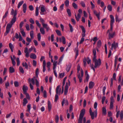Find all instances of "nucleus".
I'll return each mask as SVG.
<instances>
[{
  "label": "nucleus",
  "instance_id": "34",
  "mask_svg": "<svg viewBox=\"0 0 123 123\" xmlns=\"http://www.w3.org/2000/svg\"><path fill=\"white\" fill-rule=\"evenodd\" d=\"M27 109L26 111L30 112L31 108V105L30 104H28L27 105Z\"/></svg>",
  "mask_w": 123,
  "mask_h": 123
},
{
  "label": "nucleus",
  "instance_id": "7",
  "mask_svg": "<svg viewBox=\"0 0 123 123\" xmlns=\"http://www.w3.org/2000/svg\"><path fill=\"white\" fill-rule=\"evenodd\" d=\"M94 62L95 66L94 68H96L99 67L101 64V60L99 58L98 60H96Z\"/></svg>",
  "mask_w": 123,
  "mask_h": 123
},
{
  "label": "nucleus",
  "instance_id": "62",
  "mask_svg": "<svg viewBox=\"0 0 123 123\" xmlns=\"http://www.w3.org/2000/svg\"><path fill=\"white\" fill-rule=\"evenodd\" d=\"M86 61L88 64H89L91 62V60L89 57H87L86 59Z\"/></svg>",
  "mask_w": 123,
  "mask_h": 123
},
{
  "label": "nucleus",
  "instance_id": "44",
  "mask_svg": "<svg viewBox=\"0 0 123 123\" xmlns=\"http://www.w3.org/2000/svg\"><path fill=\"white\" fill-rule=\"evenodd\" d=\"M36 15L37 16H38V7L37 6L36 8Z\"/></svg>",
  "mask_w": 123,
  "mask_h": 123
},
{
  "label": "nucleus",
  "instance_id": "64",
  "mask_svg": "<svg viewBox=\"0 0 123 123\" xmlns=\"http://www.w3.org/2000/svg\"><path fill=\"white\" fill-rule=\"evenodd\" d=\"M29 21L32 24H33L34 23V21L32 18H30V19Z\"/></svg>",
  "mask_w": 123,
  "mask_h": 123
},
{
  "label": "nucleus",
  "instance_id": "48",
  "mask_svg": "<svg viewBox=\"0 0 123 123\" xmlns=\"http://www.w3.org/2000/svg\"><path fill=\"white\" fill-rule=\"evenodd\" d=\"M120 117L121 120H122L123 118V111H122L120 113Z\"/></svg>",
  "mask_w": 123,
  "mask_h": 123
},
{
  "label": "nucleus",
  "instance_id": "18",
  "mask_svg": "<svg viewBox=\"0 0 123 123\" xmlns=\"http://www.w3.org/2000/svg\"><path fill=\"white\" fill-rule=\"evenodd\" d=\"M75 16L76 20L77 21H79V19L81 17V16L80 14L79 13H78L77 16L75 14Z\"/></svg>",
  "mask_w": 123,
  "mask_h": 123
},
{
  "label": "nucleus",
  "instance_id": "16",
  "mask_svg": "<svg viewBox=\"0 0 123 123\" xmlns=\"http://www.w3.org/2000/svg\"><path fill=\"white\" fill-rule=\"evenodd\" d=\"M48 108L49 111H50L52 108L50 102L49 100L48 101Z\"/></svg>",
  "mask_w": 123,
  "mask_h": 123
},
{
  "label": "nucleus",
  "instance_id": "55",
  "mask_svg": "<svg viewBox=\"0 0 123 123\" xmlns=\"http://www.w3.org/2000/svg\"><path fill=\"white\" fill-rule=\"evenodd\" d=\"M38 40L39 41H40L41 38V36L40 33H38L37 35Z\"/></svg>",
  "mask_w": 123,
  "mask_h": 123
},
{
  "label": "nucleus",
  "instance_id": "52",
  "mask_svg": "<svg viewBox=\"0 0 123 123\" xmlns=\"http://www.w3.org/2000/svg\"><path fill=\"white\" fill-rule=\"evenodd\" d=\"M83 63H84V66L85 67L86 66V57H84V59L83 60Z\"/></svg>",
  "mask_w": 123,
  "mask_h": 123
},
{
  "label": "nucleus",
  "instance_id": "17",
  "mask_svg": "<svg viewBox=\"0 0 123 123\" xmlns=\"http://www.w3.org/2000/svg\"><path fill=\"white\" fill-rule=\"evenodd\" d=\"M41 12H40V14L41 15H44V14L43 12H44L45 11V7L44 6H42L41 8Z\"/></svg>",
  "mask_w": 123,
  "mask_h": 123
},
{
  "label": "nucleus",
  "instance_id": "30",
  "mask_svg": "<svg viewBox=\"0 0 123 123\" xmlns=\"http://www.w3.org/2000/svg\"><path fill=\"white\" fill-rule=\"evenodd\" d=\"M40 31L41 34H45V31L43 28H41Z\"/></svg>",
  "mask_w": 123,
  "mask_h": 123
},
{
  "label": "nucleus",
  "instance_id": "12",
  "mask_svg": "<svg viewBox=\"0 0 123 123\" xmlns=\"http://www.w3.org/2000/svg\"><path fill=\"white\" fill-rule=\"evenodd\" d=\"M65 103V105H68V100H65V98L63 99L62 101V106H63L64 104Z\"/></svg>",
  "mask_w": 123,
  "mask_h": 123
},
{
  "label": "nucleus",
  "instance_id": "24",
  "mask_svg": "<svg viewBox=\"0 0 123 123\" xmlns=\"http://www.w3.org/2000/svg\"><path fill=\"white\" fill-rule=\"evenodd\" d=\"M75 52H76V55L75 56V58L76 59L78 55L79 54V51L78 49V48H75Z\"/></svg>",
  "mask_w": 123,
  "mask_h": 123
},
{
  "label": "nucleus",
  "instance_id": "9",
  "mask_svg": "<svg viewBox=\"0 0 123 123\" xmlns=\"http://www.w3.org/2000/svg\"><path fill=\"white\" fill-rule=\"evenodd\" d=\"M80 27L81 28L82 31V38H84V37L85 36V33L86 32V31L84 27L82 25H81L80 26Z\"/></svg>",
  "mask_w": 123,
  "mask_h": 123
},
{
  "label": "nucleus",
  "instance_id": "10",
  "mask_svg": "<svg viewBox=\"0 0 123 123\" xmlns=\"http://www.w3.org/2000/svg\"><path fill=\"white\" fill-rule=\"evenodd\" d=\"M118 47V43H116L115 42H114L112 44L111 49H112L113 48L115 49Z\"/></svg>",
  "mask_w": 123,
  "mask_h": 123
},
{
  "label": "nucleus",
  "instance_id": "38",
  "mask_svg": "<svg viewBox=\"0 0 123 123\" xmlns=\"http://www.w3.org/2000/svg\"><path fill=\"white\" fill-rule=\"evenodd\" d=\"M108 9L110 11H111L112 10V7L110 5H108L107 7Z\"/></svg>",
  "mask_w": 123,
  "mask_h": 123
},
{
  "label": "nucleus",
  "instance_id": "46",
  "mask_svg": "<svg viewBox=\"0 0 123 123\" xmlns=\"http://www.w3.org/2000/svg\"><path fill=\"white\" fill-rule=\"evenodd\" d=\"M59 119V117L58 115H56L55 116V120L56 122L57 123L58 122V120Z\"/></svg>",
  "mask_w": 123,
  "mask_h": 123
},
{
  "label": "nucleus",
  "instance_id": "13",
  "mask_svg": "<svg viewBox=\"0 0 123 123\" xmlns=\"http://www.w3.org/2000/svg\"><path fill=\"white\" fill-rule=\"evenodd\" d=\"M43 28H45L46 29V31H48L49 30V27L47 24H44L43 25Z\"/></svg>",
  "mask_w": 123,
  "mask_h": 123
},
{
  "label": "nucleus",
  "instance_id": "53",
  "mask_svg": "<svg viewBox=\"0 0 123 123\" xmlns=\"http://www.w3.org/2000/svg\"><path fill=\"white\" fill-rule=\"evenodd\" d=\"M35 80L36 85L37 87H38L39 86V82L37 79H36Z\"/></svg>",
  "mask_w": 123,
  "mask_h": 123
},
{
  "label": "nucleus",
  "instance_id": "15",
  "mask_svg": "<svg viewBox=\"0 0 123 123\" xmlns=\"http://www.w3.org/2000/svg\"><path fill=\"white\" fill-rule=\"evenodd\" d=\"M94 85V83L90 81L89 84V88L90 89L92 88Z\"/></svg>",
  "mask_w": 123,
  "mask_h": 123
},
{
  "label": "nucleus",
  "instance_id": "41",
  "mask_svg": "<svg viewBox=\"0 0 123 123\" xmlns=\"http://www.w3.org/2000/svg\"><path fill=\"white\" fill-rule=\"evenodd\" d=\"M19 69L20 71L22 74H23L24 73V71L23 68L21 66H20L19 67Z\"/></svg>",
  "mask_w": 123,
  "mask_h": 123
},
{
  "label": "nucleus",
  "instance_id": "2",
  "mask_svg": "<svg viewBox=\"0 0 123 123\" xmlns=\"http://www.w3.org/2000/svg\"><path fill=\"white\" fill-rule=\"evenodd\" d=\"M89 112L92 120L94 119V117H97V109H96L94 112H92L91 108H90L89 109Z\"/></svg>",
  "mask_w": 123,
  "mask_h": 123
},
{
  "label": "nucleus",
  "instance_id": "8",
  "mask_svg": "<svg viewBox=\"0 0 123 123\" xmlns=\"http://www.w3.org/2000/svg\"><path fill=\"white\" fill-rule=\"evenodd\" d=\"M81 73V76H80V74L77 75L78 78L79 79V81L80 83L81 82L82 80V77L83 76L84 72L82 69H81L80 70Z\"/></svg>",
  "mask_w": 123,
  "mask_h": 123
},
{
  "label": "nucleus",
  "instance_id": "29",
  "mask_svg": "<svg viewBox=\"0 0 123 123\" xmlns=\"http://www.w3.org/2000/svg\"><path fill=\"white\" fill-rule=\"evenodd\" d=\"M57 62L55 61H54L53 63V70H54L55 69L57 65Z\"/></svg>",
  "mask_w": 123,
  "mask_h": 123
},
{
  "label": "nucleus",
  "instance_id": "36",
  "mask_svg": "<svg viewBox=\"0 0 123 123\" xmlns=\"http://www.w3.org/2000/svg\"><path fill=\"white\" fill-rule=\"evenodd\" d=\"M73 6L75 9H77V8L78 6L74 2L72 4Z\"/></svg>",
  "mask_w": 123,
  "mask_h": 123
},
{
  "label": "nucleus",
  "instance_id": "19",
  "mask_svg": "<svg viewBox=\"0 0 123 123\" xmlns=\"http://www.w3.org/2000/svg\"><path fill=\"white\" fill-rule=\"evenodd\" d=\"M23 12L24 13H25L26 12V10L27 5L25 3H24L23 5Z\"/></svg>",
  "mask_w": 123,
  "mask_h": 123
},
{
  "label": "nucleus",
  "instance_id": "5",
  "mask_svg": "<svg viewBox=\"0 0 123 123\" xmlns=\"http://www.w3.org/2000/svg\"><path fill=\"white\" fill-rule=\"evenodd\" d=\"M85 110L84 109L81 110L78 122H82V119L85 114Z\"/></svg>",
  "mask_w": 123,
  "mask_h": 123
},
{
  "label": "nucleus",
  "instance_id": "49",
  "mask_svg": "<svg viewBox=\"0 0 123 123\" xmlns=\"http://www.w3.org/2000/svg\"><path fill=\"white\" fill-rule=\"evenodd\" d=\"M62 43L63 44H65L66 43V40L65 37L62 36Z\"/></svg>",
  "mask_w": 123,
  "mask_h": 123
},
{
  "label": "nucleus",
  "instance_id": "42",
  "mask_svg": "<svg viewBox=\"0 0 123 123\" xmlns=\"http://www.w3.org/2000/svg\"><path fill=\"white\" fill-rule=\"evenodd\" d=\"M67 12L69 16H71V13L70 10L68 8L67 9Z\"/></svg>",
  "mask_w": 123,
  "mask_h": 123
},
{
  "label": "nucleus",
  "instance_id": "14",
  "mask_svg": "<svg viewBox=\"0 0 123 123\" xmlns=\"http://www.w3.org/2000/svg\"><path fill=\"white\" fill-rule=\"evenodd\" d=\"M22 90L24 93H26V92H27V91L28 90V87L27 86H25L24 85L23 86Z\"/></svg>",
  "mask_w": 123,
  "mask_h": 123
},
{
  "label": "nucleus",
  "instance_id": "59",
  "mask_svg": "<svg viewBox=\"0 0 123 123\" xmlns=\"http://www.w3.org/2000/svg\"><path fill=\"white\" fill-rule=\"evenodd\" d=\"M26 40L27 42L29 43L31 42V40L30 38L27 37L26 38Z\"/></svg>",
  "mask_w": 123,
  "mask_h": 123
},
{
  "label": "nucleus",
  "instance_id": "63",
  "mask_svg": "<svg viewBox=\"0 0 123 123\" xmlns=\"http://www.w3.org/2000/svg\"><path fill=\"white\" fill-rule=\"evenodd\" d=\"M29 8L30 10L31 11H32L34 10L33 6L32 5L29 6Z\"/></svg>",
  "mask_w": 123,
  "mask_h": 123
},
{
  "label": "nucleus",
  "instance_id": "51",
  "mask_svg": "<svg viewBox=\"0 0 123 123\" xmlns=\"http://www.w3.org/2000/svg\"><path fill=\"white\" fill-rule=\"evenodd\" d=\"M17 66H18L20 64V62L19 58H17L16 59Z\"/></svg>",
  "mask_w": 123,
  "mask_h": 123
},
{
  "label": "nucleus",
  "instance_id": "22",
  "mask_svg": "<svg viewBox=\"0 0 123 123\" xmlns=\"http://www.w3.org/2000/svg\"><path fill=\"white\" fill-rule=\"evenodd\" d=\"M30 57L33 59H35L36 58V55L34 53H31L30 56Z\"/></svg>",
  "mask_w": 123,
  "mask_h": 123
},
{
  "label": "nucleus",
  "instance_id": "58",
  "mask_svg": "<svg viewBox=\"0 0 123 123\" xmlns=\"http://www.w3.org/2000/svg\"><path fill=\"white\" fill-rule=\"evenodd\" d=\"M105 99V97L104 96H103L102 98V104H103L104 102V101Z\"/></svg>",
  "mask_w": 123,
  "mask_h": 123
},
{
  "label": "nucleus",
  "instance_id": "25",
  "mask_svg": "<svg viewBox=\"0 0 123 123\" xmlns=\"http://www.w3.org/2000/svg\"><path fill=\"white\" fill-rule=\"evenodd\" d=\"M9 72L11 73H14L15 71V70L12 67H10L9 68Z\"/></svg>",
  "mask_w": 123,
  "mask_h": 123
},
{
  "label": "nucleus",
  "instance_id": "33",
  "mask_svg": "<svg viewBox=\"0 0 123 123\" xmlns=\"http://www.w3.org/2000/svg\"><path fill=\"white\" fill-rule=\"evenodd\" d=\"M22 65L24 67H25V68L27 69L28 68V65L27 64L26 62H25V63L23 62L22 63Z\"/></svg>",
  "mask_w": 123,
  "mask_h": 123
},
{
  "label": "nucleus",
  "instance_id": "56",
  "mask_svg": "<svg viewBox=\"0 0 123 123\" xmlns=\"http://www.w3.org/2000/svg\"><path fill=\"white\" fill-rule=\"evenodd\" d=\"M24 94L26 95V98L28 99H30V97L29 94L26 92V93H24Z\"/></svg>",
  "mask_w": 123,
  "mask_h": 123
},
{
  "label": "nucleus",
  "instance_id": "50",
  "mask_svg": "<svg viewBox=\"0 0 123 123\" xmlns=\"http://www.w3.org/2000/svg\"><path fill=\"white\" fill-rule=\"evenodd\" d=\"M39 69L38 68H37L36 71V75L37 77H38V74L39 73Z\"/></svg>",
  "mask_w": 123,
  "mask_h": 123
},
{
  "label": "nucleus",
  "instance_id": "60",
  "mask_svg": "<svg viewBox=\"0 0 123 123\" xmlns=\"http://www.w3.org/2000/svg\"><path fill=\"white\" fill-rule=\"evenodd\" d=\"M100 14V12H99L97 14H96L95 15L97 16L98 20L100 19L99 16Z\"/></svg>",
  "mask_w": 123,
  "mask_h": 123
},
{
  "label": "nucleus",
  "instance_id": "54",
  "mask_svg": "<svg viewBox=\"0 0 123 123\" xmlns=\"http://www.w3.org/2000/svg\"><path fill=\"white\" fill-rule=\"evenodd\" d=\"M40 22L42 23V25H43L44 24H45L44 23L45 22V21L42 18H40Z\"/></svg>",
  "mask_w": 123,
  "mask_h": 123
},
{
  "label": "nucleus",
  "instance_id": "3",
  "mask_svg": "<svg viewBox=\"0 0 123 123\" xmlns=\"http://www.w3.org/2000/svg\"><path fill=\"white\" fill-rule=\"evenodd\" d=\"M110 16L111 18V20L110 21L111 28L110 30H108L107 32V33L109 32L110 31H112L113 26V23L115 21L114 18L112 15H110Z\"/></svg>",
  "mask_w": 123,
  "mask_h": 123
},
{
  "label": "nucleus",
  "instance_id": "28",
  "mask_svg": "<svg viewBox=\"0 0 123 123\" xmlns=\"http://www.w3.org/2000/svg\"><path fill=\"white\" fill-rule=\"evenodd\" d=\"M102 111L103 114L105 115L106 114V110L105 107H103L102 108Z\"/></svg>",
  "mask_w": 123,
  "mask_h": 123
},
{
  "label": "nucleus",
  "instance_id": "11",
  "mask_svg": "<svg viewBox=\"0 0 123 123\" xmlns=\"http://www.w3.org/2000/svg\"><path fill=\"white\" fill-rule=\"evenodd\" d=\"M68 82H66L64 94L65 95H66L68 92Z\"/></svg>",
  "mask_w": 123,
  "mask_h": 123
},
{
  "label": "nucleus",
  "instance_id": "39",
  "mask_svg": "<svg viewBox=\"0 0 123 123\" xmlns=\"http://www.w3.org/2000/svg\"><path fill=\"white\" fill-rule=\"evenodd\" d=\"M55 32L57 35L59 36H61V31L58 30H55Z\"/></svg>",
  "mask_w": 123,
  "mask_h": 123
},
{
  "label": "nucleus",
  "instance_id": "31",
  "mask_svg": "<svg viewBox=\"0 0 123 123\" xmlns=\"http://www.w3.org/2000/svg\"><path fill=\"white\" fill-rule=\"evenodd\" d=\"M101 45V40H99L97 42V47L98 48H99Z\"/></svg>",
  "mask_w": 123,
  "mask_h": 123
},
{
  "label": "nucleus",
  "instance_id": "45",
  "mask_svg": "<svg viewBox=\"0 0 123 123\" xmlns=\"http://www.w3.org/2000/svg\"><path fill=\"white\" fill-rule=\"evenodd\" d=\"M36 23L37 24V26L39 28H41V25L39 23L38 21L37 20H36Z\"/></svg>",
  "mask_w": 123,
  "mask_h": 123
},
{
  "label": "nucleus",
  "instance_id": "35",
  "mask_svg": "<svg viewBox=\"0 0 123 123\" xmlns=\"http://www.w3.org/2000/svg\"><path fill=\"white\" fill-rule=\"evenodd\" d=\"M11 59L12 61L13 65L14 66L15 65L16 62L13 59V58L11 56Z\"/></svg>",
  "mask_w": 123,
  "mask_h": 123
},
{
  "label": "nucleus",
  "instance_id": "43",
  "mask_svg": "<svg viewBox=\"0 0 123 123\" xmlns=\"http://www.w3.org/2000/svg\"><path fill=\"white\" fill-rule=\"evenodd\" d=\"M69 26L70 27V31L71 32H72L73 31V28L72 25L70 24H69Z\"/></svg>",
  "mask_w": 123,
  "mask_h": 123
},
{
  "label": "nucleus",
  "instance_id": "61",
  "mask_svg": "<svg viewBox=\"0 0 123 123\" xmlns=\"http://www.w3.org/2000/svg\"><path fill=\"white\" fill-rule=\"evenodd\" d=\"M106 87L105 86L103 88V95H105V91L106 89Z\"/></svg>",
  "mask_w": 123,
  "mask_h": 123
},
{
  "label": "nucleus",
  "instance_id": "21",
  "mask_svg": "<svg viewBox=\"0 0 123 123\" xmlns=\"http://www.w3.org/2000/svg\"><path fill=\"white\" fill-rule=\"evenodd\" d=\"M115 34V32H114L112 33L111 34L110 32H109V38L110 39L111 38H113Z\"/></svg>",
  "mask_w": 123,
  "mask_h": 123
},
{
  "label": "nucleus",
  "instance_id": "4",
  "mask_svg": "<svg viewBox=\"0 0 123 123\" xmlns=\"http://www.w3.org/2000/svg\"><path fill=\"white\" fill-rule=\"evenodd\" d=\"M60 85H58L57 86L56 89V94L55 95V101L56 102L58 100V94L59 92L60 93V92L61 90V88H60Z\"/></svg>",
  "mask_w": 123,
  "mask_h": 123
},
{
  "label": "nucleus",
  "instance_id": "32",
  "mask_svg": "<svg viewBox=\"0 0 123 123\" xmlns=\"http://www.w3.org/2000/svg\"><path fill=\"white\" fill-rule=\"evenodd\" d=\"M115 20L116 22H119L121 21L122 20L121 19H119L118 18V17L117 15H116L115 16Z\"/></svg>",
  "mask_w": 123,
  "mask_h": 123
},
{
  "label": "nucleus",
  "instance_id": "57",
  "mask_svg": "<svg viewBox=\"0 0 123 123\" xmlns=\"http://www.w3.org/2000/svg\"><path fill=\"white\" fill-rule=\"evenodd\" d=\"M63 55L62 56H61L59 59V62L58 63V64L59 65V64L61 63V62H62V59L63 58Z\"/></svg>",
  "mask_w": 123,
  "mask_h": 123
},
{
  "label": "nucleus",
  "instance_id": "40",
  "mask_svg": "<svg viewBox=\"0 0 123 123\" xmlns=\"http://www.w3.org/2000/svg\"><path fill=\"white\" fill-rule=\"evenodd\" d=\"M14 84L15 86L18 87L19 86V83L17 81H15L14 82Z\"/></svg>",
  "mask_w": 123,
  "mask_h": 123
},
{
  "label": "nucleus",
  "instance_id": "6",
  "mask_svg": "<svg viewBox=\"0 0 123 123\" xmlns=\"http://www.w3.org/2000/svg\"><path fill=\"white\" fill-rule=\"evenodd\" d=\"M13 24H8L6 27V31L5 32L4 35H6L10 30V28L12 27Z\"/></svg>",
  "mask_w": 123,
  "mask_h": 123
},
{
  "label": "nucleus",
  "instance_id": "1",
  "mask_svg": "<svg viewBox=\"0 0 123 123\" xmlns=\"http://www.w3.org/2000/svg\"><path fill=\"white\" fill-rule=\"evenodd\" d=\"M11 14V15H13L12 18V19L11 21V23L13 24L15 22L16 20V16L17 14V12L16 10L15 11L14 10L12 9Z\"/></svg>",
  "mask_w": 123,
  "mask_h": 123
},
{
  "label": "nucleus",
  "instance_id": "26",
  "mask_svg": "<svg viewBox=\"0 0 123 123\" xmlns=\"http://www.w3.org/2000/svg\"><path fill=\"white\" fill-rule=\"evenodd\" d=\"M23 105L24 106H25L26 104L28 103V101L27 99L26 98H25L23 100Z\"/></svg>",
  "mask_w": 123,
  "mask_h": 123
},
{
  "label": "nucleus",
  "instance_id": "27",
  "mask_svg": "<svg viewBox=\"0 0 123 123\" xmlns=\"http://www.w3.org/2000/svg\"><path fill=\"white\" fill-rule=\"evenodd\" d=\"M64 4L66 7H68L69 6V1L68 0H66L64 2Z\"/></svg>",
  "mask_w": 123,
  "mask_h": 123
},
{
  "label": "nucleus",
  "instance_id": "37",
  "mask_svg": "<svg viewBox=\"0 0 123 123\" xmlns=\"http://www.w3.org/2000/svg\"><path fill=\"white\" fill-rule=\"evenodd\" d=\"M24 1H22L20 2H19L18 4V8H19L20 7V6L22 5V4L24 3Z\"/></svg>",
  "mask_w": 123,
  "mask_h": 123
},
{
  "label": "nucleus",
  "instance_id": "20",
  "mask_svg": "<svg viewBox=\"0 0 123 123\" xmlns=\"http://www.w3.org/2000/svg\"><path fill=\"white\" fill-rule=\"evenodd\" d=\"M67 67L66 69V70L67 72H68L71 67V64H69L67 66Z\"/></svg>",
  "mask_w": 123,
  "mask_h": 123
},
{
  "label": "nucleus",
  "instance_id": "47",
  "mask_svg": "<svg viewBox=\"0 0 123 123\" xmlns=\"http://www.w3.org/2000/svg\"><path fill=\"white\" fill-rule=\"evenodd\" d=\"M8 13V11H7L5 13V14L4 15L3 17L2 20H3L7 16V15Z\"/></svg>",
  "mask_w": 123,
  "mask_h": 123
},
{
  "label": "nucleus",
  "instance_id": "23",
  "mask_svg": "<svg viewBox=\"0 0 123 123\" xmlns=\"http://www.w3.org/2000/svg\"><path fill=\"white\" fill-rule=\"evenodd\" d=\"M9 47L11 50L12 52H13V49L14 48V47L13 45L11 43H9Z\"/></svg>",
  "mask_w": 123,
  "mask_h": 123
}]
</instances>
